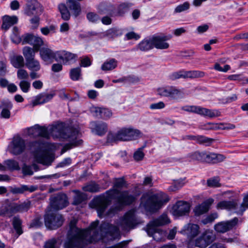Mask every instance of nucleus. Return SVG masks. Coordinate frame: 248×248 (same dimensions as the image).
<instances>
[{
	"label": "nucleus",
	"instance_id": "nucleus-1",
	"mask_svg": "<svg viewBox=\"0 0 248 248\" xmlns=\"http://www.w3.org/2000/svg\"><path fill=\"white\" fill-rule=\"evenodd\" d=\"M99 221L96 220L91 223L90 226L82 229L76 226V222L71 221L69 224L66 239L64 246L65 248H85L88 244L95 242L104 236H110L109 239H119V229L108 223L103 222L98 226Z\"/></svg>",
	"mask_w": 248,
	"mask_h": 248
},
{
	"label": "nucleus",
	"instance_id": "nucleus-2",
	"mask_svg": "<svg viewBox=\"0 0 248 248\" xmlns=\"http://www.w3.org/2000/svg\"><path fill=\"white\" fill-rule=\"evenodd\" d=\"M136 199V196L131 194L129 190L120 191L115 188H111L105 194L94 198L93 202L98 216L102 217L105 215L109 216L116 212L115 209H110L106 215L105 214L106 208L111 203L112 200H115L120 206H124L132 204Z\"/></svg>",
	"mask_w": 248,
	"mask_h": 248
},
{
	"label": "nucleus",
	"instance_id": "nucleus-3",
	"mask_svg": "<svg viewBox=\"0 0 248 248\" xmlns=\"http://www.w3.org/2000/svg\"><path fill=\"white\" fill-rule=\"evenodd\" d=\"M50 135L54 138H61L70 142L74 146H78L82 143V140L79 139L80 135L78 127H67L62 123L57 124L51 126L47 129Z\"/></svg>",
	"mask_w": 248,
	"mask_h": 248
},
{
	"label": "nucleus",
	"instance_id": "nucleus-4",
	"mask_svg": "<svg viewBox=\"0 0 248 248\" xmlns=\"http://www.w3.org/2000/svg\"><path fill=\"white\" fill-rule=\"evenodd\" d=\"M141 200V204L147 211L151 213L156 212L169 201L166 195L162 192L155 193L149 192L142 195Z\"/></svg>",
	"mask_w": 248,
	"mask_h": 248
},
{
	"label": "nucleus",
	"instance_id": "nucleus-5",
	"mask_svg": "<svg viewBox=\"0 0 248 248\" xmlns=\"http://www.w3.org/2000/svg\"><path fill=\"white\" fill-rule=\"evenodd\" d=\"M170 223V220L166 214H163L159 217L150 221L146 227V232L149 236H152L156 241H163L165 232L157 227Z\"/></svg>",
	"mask_w": 248,
	"mask_h": 248
},
{
	"label": "nucleus",
	"instance_id": "nucleus-6",
	"mask_svg": "<svg viewBox=\"0 0 248 248\" xmlns=\"http://www.w3.org/2000/svg\"><path fill=\"white\" fill-rule=\"evenodd\" d=\"M138 224L134 212L130 210L120 218L118 225L123 231H129L134 229Z\"/></svg>",
	"mask_w": 248,
	"mask_h": 248
},
{
	"label": "nucleus",
	"instance_id": "nucleus-7",
	"mask_svg": "<svg viewBox=\"0 0 248 248\" xmlns=\"http://www.w3.org/2000/svg\"><path fill=\"white\" fill-rule=\"evenodd\" d=\"M63 221V217L57 212H48L44 216L45 225L49 230L58 229L62 226Z\"/></svg>",
	"mask_w": 248,
	"mask_h": 248
},
{
	"label": "nucleus",
	"instance_id": "nucleus-8",
	"mask_svg": "<svg viewBox=\"0 0 248 248\" xmlns=\"http://www.w3.org/2000/svg\"><path fill=\"white\" fill-rule=\"evenodd\" d=\"M157 94L163 97L170 100H175L183 98L182 92L176 87L167 86L158 88L156 90Z\"/></svg>",
	"mask_w": 248,
	"mask_h": 248
},
{
	"label": "nucleus",
	"instance_id": "nucleus-9",
	"mask_svg": "<svg viewBox=\"0 0 248 248\" xmlns=\"http://www.w3.org/2000/svg\"><path fill=\"white\" fill-rule=\"evenodd\" d=\"M141 133L137 129L131 128H123L114 136V140L127 141L137 139Z\"/></svg>",
	"mask_w": 248,
	"mask_h": 248
},
{
	"label": "nucleus",
	"instance_id": "nucleus-10",
	"mask_svg": "<svg viewBox=\"0 0 248 248\" xmlns=\"http://www.w3.org/2000/svg\"><path fill=\"white\" fill-rule=\"evenodd\" d=\"M7 204L11 217L16 213L27 212L30 209L31 205V202L28 200L20 203L10 202Z\"/></svg>",
	"mask_w": 248,
	"mask_h": 248
},
{
	"label": "nucleus",
	"instance_id": "nucleus-11",
	"mask_svg": "<svg viewBox=\"0 0 248 248\" xmlns=\"http://www.w3.org/2000/svg\"><path fill=\"white\" fill-rule=\"evenodd\" d=\"M215 235L212 231L206 230L195 240V246L201 248H205L214 240Z\"/></svg>",
	"mask_w": 248,
	"mask_h": 248
},
{
	"label": "nucleus",
	"instance_id": "nucleus-12",
	"mask_svg": "<svg viewBox=\"0 0 248 248\" xmlns=\"http://www.w3.org/2000/svg\"><path fill=\"white\" fill-rule=\"evenodd\" d=\"M23 44H29L33 46V48L36 51L40 50V48L44 44L42 39L38 36L34 35L32 34H26L22 36Z\"/></svg>",
	"mask_w": 248,
	"mask_h": 248
},
{
	"label": "nucleus",
	"instance_id": "nucleus-13",
	"mask_svg": "<svg viewBox=\"0 0 248 248\" xmlns=\"http://www.w3.org/2000/svg\"><path fill=\"white\" fill-rule=\"evenodd\" d=\"M28 135L32 138L42 137L46 139L49 138L47 128L45 126H41L35 124L33 126L27 128Z\"/></svg>",
	"mask_w": 248,
	"mask_h": 248
},
{
	"label": "nucleus",
	"instance_id": "nucleus-14",
	"mask_svg": "<svg viewBox=\"0 0 248 248\" xmlns=\"http://www.w3.org/2000/svg\"><path fill=\"white\" fill-rule=\"evenodd\" d=\"M50 202L52 207L56 210L63 209L68 203L66 195L63 193H59L51 198Z\"/></svg>",
	"mask_w": 248,
	"mask_h": 248
},
{
	"label": "nucleus",
	"instance_id": "nucleus-15",
	"mask_svg": "<svg viewBox=\"0 0 248 248\" xmlns=\"http://www.w3.org/2000/svg\"><path fill=\"white\" fill-rule=\"evenodd\" d=\"M238 221L237 217H234L229 221L218 222L214 226V229L218 232L224 233L232 229Z\"/></svg>",
	"mask_w": 248,
	"mask_h": 248
},
{
	"label": "nucleus",
	"instance_id": "nucleus-16",
	"mask_svg": "<svg viewBox=\"0 0 248 248\" xmlns=\"http://www.w3.org/2000/svg\"><path fill=\"white\" fill-rule=\"evenodd\" d=\"M25 140L19 136L15 137L12 141L11 152L15 155H19L25 150Z\"/></svg>",
	"mask_w": 248,
	"mask_h": 248
},
{
	"label": "nucleus",
	"instance_id": "nucleus-17",
	"mask_svg": "<svg viewBox=\"0 0 248 248\" xmlns=\"http://www.w3.org/2000/svg\"><path fill=\"white\" fill-rule=\"evenodd\" d=\"M173 214L180 217L185 216L190 210V205L188 203L183 201H179L173 206Z\"/></svg>",
	"mask_w": 248,
	"mask_h": 248
},
{
	"label": "nucleus",
	"instance_id": "nucleus-18",
	"mask_svg": "<svg viewBox=\"0 0 248 248\" xmlns=\"http://www.w3.org/2000/svg\"><path fill=\"white\" fill-rule=\"evenodd\" d=\"M180 232L186 235L189 239H192L199 233L200 227L197 224L189 223L185 225Z\"/></svg>",
	"mask_w": 248,
	"mask_h": 248
},
{
	"label": "nucleus",
	"instance_id": "nucleus-19",
	"mask_svg": "<svg viewBox=\"0 0 248 248\" xmlns=\"http://www.w3.org/2000/svg\"><path fill=\"white\" fill-rule=\"evenodd\" d=\"M57 51L54 52L48 48L43 47L40 50V55L41 59L45 62L50 63L54 59L58 62Z\"/></svg>",
	"mask_w": 248,
	"mask_h": 248
},
{
	"label": "nucleus",
	"instance_id": "nucleus-20",
	"mask_svg": "<svg viewBox=\"0 0 248 248\" xmlns=\"http://www.w3.org/2000/svg\"><path fill=\"white\" fill-rule=\"evenodd\" d=\"M171 38L170 36H154L152 37L153 46L157 49H165L169 47V44L166 41Z\"/></svg>",
	"mask_w": 248,
	"mask_h": 248
},
{
	"label": "nucleus",
	"instance_id": "nucleus-21",
	"mask_svg": "<svg viewBox=\"0 0 248 248\" xmlns=\"http://www.w3.org/2000/svg\"><path fill=\"white\" fill-rule=\"evenodd\" d=\"M36 161L47 166H50L53 161L52 156L44 151H37L34 155Z\"/></svg>",
	"mask_w": 248,
	"mask_h": 248
},
{
	"label": "nucleus",
	"instance_id": "nucleus-22",
	"mask_svg": "<svg viewBox=\"0 0 248 248\" xmlns=\"http://www.w3.org/2000/svg\"><path fill=\"white\" fill-rule=\"evenodd\" d=\"M58 62H62L63 64H66L69 62H75L78 58V55L76 54L65 51H57Z\"/></svg>",
	"mask_w": 248,
	"mask_h": 248
},
{
	"label": "nucleus",
	"instance_id": "nucleus-23",
	"mask_svg": "<svg viewBox=\"0 0 248 248\" xmlns=\"http://www.w3.org/2000/svg\"><path fill=\"white\" fill-rule=\"evenodd\" d=\"M90 128L93 133L99 136L104 135L108 130L107 124L104 122H92L90 124Z\"/></svg>",
	"mask_w": 248,
	"mask_h": 248
},
{
	"label": "nucleus",
	"instance_id": "nucleus-24",
	"mask_svg": "<svg viewBox=\"0 0 248 248\" xmlns=\"http://www.w3.org/2000/svg\"><path fill=\"white\" fill-rule=\"evenodd\" d=\"M182 139L183 140H194L199 144H204L206 146L210 145L214 141L213 139L200 135H186L182 137Z\"/></svg>",
	"mask_w": 248,
	"mask_h": 248
},
{
	"label": "nucleus",
	"instance_id": "nucleus-25",
	"mask_svg": "<svg viewBox=\"0 0 248 248\" xmlns=\"http://www.w3.org/2000/svg\"><path fill=\"white\" fill-rule=\"evenodd\" d=\"M214 201L213 199L209 198L196 206L194 210L195 215L199 216L207 212Z\"/></svg>",
	"mask_w": 248,
	"mask_h": 248
},
{
	"label": "nucleus",
	"instance_id": "nucleus-26",
	"mask_svg": "<svg viewBox=\"0 0 248 248\" xmlns=\"http://www.w3.org/2000/svg\"><path fill=\"white\" fill-rule=\"evenodd\" d=\"M55 96L54 93H42L35 96L32 102L33 106L43 104L50 101Z\"/></svg>",
	"mask_w": 248,
	"mask_h": 248
},
{
	"label": "nucleus",
	"instance_id": "nucleus-27",
	"mask_svg": "<svg viewBox=\"0 0 248 248\" xmlns=\"http://www.w3.org/2000/svg\"><path fill=\"white\" fill-rule=\"evenodd\" d=\"M203 161L209 163H217L224 160L225 157L221 154L204 152Z\"/></svg>",
	"mask_w": 248,
	"mask_h": 248
},
{
	"label": "nucleus",
	"instance_id": "nucleus-28",
	"mask_svg": "<svg viewBox=\"0 0 248 248\" xmlns=\"http://www.w3.org/2000/svg\"><path fill=\"white\" fill-rule=\"evenodd\" d=\"M239 204L233 201H223L219 202L217 208L220 209H226L228 210H233L236 213L237 210L239 209Z\"/></svg>",
	"mask_w": 248,
	"mask_h": 248
},
{
	"label": "nucleus",
	"instance_id": "nucleus-29",
	"mask_svg": "<svg viewBox=\"0 0 248 248\" xmlns=\"http://www.w3.org/2000/svg\"><path fill=\"white\" fill-rule=\"evenodd\" d=\"M18 18L16 16H4L2 18L1 29L7 31L11 26L17 23Z\"/></svg>",
	"mask_w": 248,
	"mask_h": 248
},
{
	"label": "nucleus",
	"instance_id": "nucleus-30",
	"mask_svg": "<svg viewBox=\"0 0 248 248\" xmlns=\"http://www.w3.org/2000/svg\"><path fill=\"white\" fill-rule=\"evenodd\" d=\"M198 114L213 118L220 116V112L217 109H210L199 106Z\"/></svg>",
	"mask_w": 248,
	"mask_h": 248
},
{
	"label": "nucleus",
	"instance_id": "nucleus-31",
	"mask_svg": "<svg viewBox=\"0 0 248 248\" xmlns=\"http://www.w3.org/2000/svg\"><path fill=\"white\" fill-rule=\"evenodd\" d=\"M137 49L142 51H147L154 48L153 38H145L141 41L137 46Z\"/></svg>",
	"mask_w": 248,
	"mask_h": 248
},
{
	"label": "nucleus",
	"instance_id": "nucleus-32",
	"mask_svg": "<svg viewBox=\"0 0 248 248\" xmlns=\"http://www.w3.org/2000/svg\"><path fill=\"white\" fill-rule=\"evenodd\" d=\"M122 35V30L117 28L109 29L103 33V36L108 39H113Z\"/></svg>",
	"mask_w": 248,
	"mask_h": 248
},
{
	"label": "nucleus",
	"instance_id": "nucleus-33",
	"mask_svg": "<svg viewBox=\"0 0 248 248\" xmlns=\"http://www.w3.org/2000/svg\"><path fill=\"white\" fill-rule=\"evenodd\" d=\"M94 112L96 113V117L104 119H107L111 117L112 112L106 108H95Z\"/></svg>",
	"mask_w": 248,
	"mask_h": 248
},
{
	"label": "nucleus",
	"instance_id": "nucleus-34",
	"mask_svg": "<svg viewBox=\"0 0 248 248\" xmlns=\"http://www.w3.org/2000/svg\"><path fill=\"white\" fill-rule=\"evenodd\" d=\"M36 187L34 186H28L27 185H22L20 187H14L11 188V192L13 194H23L25 191H30L31 192L34 191Z\"/></svg>",
	"mask_w": 248,
	"mask_h": 248
},
{
	"label": "nucleus",
	"instance_id": "nucleus-35",
	"mask_svg": "<svg viewBox=\"0 0 248 248\" xmlns=\"http://www.w3.org/2000/svg\"><path fill=\"white\" fill-rule=\"evenodd\" d=\"M118 65V61L114 58L105 61L101 66L103 71H111L115 69Z\"/></svg>",
	"mask_w": 248,
	"mask_h": 248
},
{
	"label": "nucleus",
	"instance_id": "nucleus-36",
	"mask_svg": "<svg viewBox=\"0 0 248 248\" xmlns=\"http://www.w3.org/2000/svg\"><path fill=\"white\" fill-rule=\"evenodd\" d=\"M39 4L35 0L28 1L24 9L25 13L28 16H31L34 14L37 5Z\"/></svg>",
	"mask_w": 248,
	"mask_h": 248
},
{
	"label": "nucleus",
	"instance_id": "nucleus-37",
	"mask_svg": "<svg viewBox=\"0 0 248 248\" xmlns=\"http://www.w3.org/2000/svg\"><path fill=\"white\" fill-rule=\"evenodd\" d=\"M22 221L19 217L15 216L13 218L12 225L15 230L17 237L23 233V232L22 228Z\"/></svg>",
	"mask_w": 248,
	"mask_h": 248
},
{
	"label": "nucleus",
	"instance_id": "nucleus-38",
	"mask_svg": "<svg viewBox=\"0 0 248 248\" xmlns=\"http://www.w3.org/2000/svg\"><path fill=\"white\" fill-rule=\"evenodd\" d=\"M36 52L34 48L29 46H25L23 49V54L25 58L26 62L34 59L35 52Z\"/></svg>",
	"mask_w": 248,
	"mask_h": 248
},
{
	"label": "nucleus",
	"instance_id": "nucleus-39",
	"mask_svg": "<svg viewBox=\"0 0 248 248\" xmlns=\"http://www.w3.org/2000/svg\"><path fill=\"white\" fill-rule=\"evenodd\" d=\"M10 37L12 41L16 44L20 43L22 41H23V37H21L19 29L16 27H14L13 28Z\"/></svg>",
	"mask_w": 248,
	"mask_h": 248
},
{
	"label": "nucleus",
	"instance_id": "nucleus-40",
	"mask_svg": "<svg viewBox=\"0 0 248 248\" xmlns=\"http://www.w3.org/2000/svg\"><path fill=\"white\" fill-rule=\"evenodd\" d=\"M13 66L16 68H20L24 65V59L21 55L14 56L11 59Z\"/></svg>",
	"mask_w": 248,
	"mask_h": 248
},
{
	"label": "nucleus",
	"instance_id": "nucleus-41",
	"mask_svg": "<svg viewBox=\"0 0 248 248\" xmlns=\"http://www.w3.org/2000/svg\"><path fill=\"white\" fill-rule=\"evenodd\" d=\"M67 6L69 9L72 11L73 15L76 17L79 16L81 12V7L79 2L76 1L68 4Z\"/></svg>",
	"mask_w": 248,
	"mask_h": 248
},
{
	"label": "nucleus",
	"instance_id": "nucleus-42",
	"mask_svg": "<svg viewBox=\"0 0 248 248\" xmlns=\"http://www.w3.org/2000/svg\"><path fill=\"white\" fill-rule=\"evenodd\" d=\"M27 67L31 71H38L41 69V65L38 60L33 59L26 62Z\"/></svg>",
	"mask_w": 248,
	"mask_h": 248
},
{
	"label": "nucleus",
	"instance_id": "nucleus-43",
	"mask_svg": "<svg viewBox=\"0 0 248 248\" xmlns=\"http://www.w3.org/2000/svg\"><path fill=\"white\" fill-rule=\"evenodd\" d=\"M62 18L64 20H68L70 18V14L65 4L61 3L58 6Z\"/></svg>",
	"mask_w": 248,
	"mask_h": 248
},
{
	"label": "nucleus",
	"instance_id": "nucleus-44",
	"mask_svg": "<svg viewBox=\"0 0 248 248\" xmlns=\"http://www.w3.org/2000/svg\"><path fill=\"white\" fill-rule=\"evenodd\" d=\"M204 76V73L200 71H185V78H198L203 77Z\"/></svg>",
	"mask_w": 248,
	"mask_h": 248
},
{
	"label": "nucleus",
	"instance_id": "nucleus-45",
	"mask_svg": "<svg viewBox=\"0 0 248 248\" xmlns=\"http://www.w3.org/2000/svg\"><path fill=\"white\" fill-rule=\"evenodd\" d=\"M32 168L35 171L39 170L38 166L35 164H32V166L24 165L22 167V172L23 174L25 175H32L33 173Z\"/></svg>",
	"mask_w": 248,
	"mask_h": 248
},
{
	"label": "nucleus",
	"instance_id": "nucleus-46",
	"mask_svg": "<svg viewBox=\"0 0 248 248\" xmlns=\"http://www.w3.org/2000/svg\"><path fill=\"white\" fill-rule=\"evenodd\" d=\"M70 78L73 81H77L81 76V71L80 67L71 69L70 71Z\"/></svg>",
	"mask_w": 248,
	"mask_h": 248
},
{
	"label": "nucleus",
	"instance_id": "nucleus-47",
	"mask_svg": "<svg viewBox=\"0 0 248 248\" xmlns=\"http://www.w3.org/2000/svg\"><path fill=\"white\" fill-rule=\"evenodd\" d=\"M128 185L123 177L116 178L114 183L113 187L116 189L127 188Z\"/></svg>",
	"mask_w": 248,
	"mask_h": 248
},
{
	"label": "nucleus",
	"instance_id": "nucleus-48",
	"mask_svg": "<svg viewBox=\"0 0 248 248\" xmlns=\"http://www.w3.org/2000/svg\"><path fill=\"white\" fill-rule=\"evenodd\" d=\"M4 164L7 168L11 170H19L20 167L18 163L13 159H8L4 161Z\"/></svg>",
	"mask_w": 248,
	"mask_h": 248
},
{
	"label": "nucleus",
	"instance_id": "nucleus-49",
	"mask_svg": "<svg viewBox=\"0 0 248 248\" xmlns=\"http://www.w3.org/2000/svg\"><path fill=\"white\" fill-rule=\"evenodd\" d=\"M132 5V4L130 3H123L120 4L117 9V15L120 16H123Z\"/></svg>",
	"mask_w": 248,
	"mask_h": 248
},
{
	"label": "nucleus",
	"instance_id": "nucleus-50",
	"mask_svg": "<svg viewBox=\"0 0 248 248\" xmlns=\"http://www.w3.org/2000/svg\"><path fill=\"white\" fill-rule=\"evenodd\" d=\"M86 199V195L79 191H76V195L74 197L73 204L74 205H78L85 201Z\"/></svg>",
	"mask_w": 248,
	"mask_h": 248
},
{
	"label": "nucleus",
	"instance_id": "nucleus-51",
	"mask_svg": "<svg viewBox=\"0 0 248 248\" xmlns=\"http://www.w3.org/2000/svg\"><path fill=\"white\" fill-rule=\"evenodd\" d=\"M204 152L196 151L188 155V157L191 160L203 161Z\"/></svg>",
	"mask_w": 248,
	"mask_h": 248
},
{
	"label": "nucleus",
	"instance_id": "nucleus-52",
	"mask_svg": "<svg viewBox=\"0 0 248 248\" xmlns=\"http://www.w3.org/2000/svg\"><path fill=\"white\" fill-rule=\"evenodd\" d=\"M100 186L99 185L95 183H92L84 187V190L86 191L90 192H97L100 191Z\"/></svg>",
	"mask_w": 248,
	"mask_h": 248
},
{
	"label": "nucleus",
	"instance_id": "nucleus-53",
	"mask_svg": "<svg viewBox=\"0 0 248 248\" xmlns=\"http://www.w3.org/2000/svg\"><path fill=\"white\" fill-rule=\"evenodd\" d=\"M239 209L236 211V213L238 214H242L243 212L248 208V194L245 196L243 199V202L239 204Z\"/></svg>",
	"mask_w": 248,
	"mask_h": 248
},
{
	"label": "nucleus",
	"instance_id": "nucleus-54",
	"mask_svg": "<svg viewBox=\"0 0 248 248\" xmlns=\"http://www.w3.org/2000/svg\"><path fill=\"white\" fill-rule=\"evenodd\" d=\"M199 106L194 105H186L181 107V110L184 111L198 114Z\"/></svg>",
	"mask_w": 248,
	"mask_h": 248
},
{
	"label": "nucleus",
	"instance_id": "nucleus-55",
	"mask_svg": "<svg viewBox=\"0 0 248 248\" xmlns=\"http://www.w3.org/2000/svg\"><path fill=\"white\" fill-rule=\"evenodd\" d=\"M217 217L218 214L217 213H213L207 216L205 218L203 219L202 220V222L203 224H207L208 223H212Z\"/></svg>",
	"mask_w": 248,
	"mask_h": 248
},
{
	"label": "nucleus",
	"instance_id": "nucleus-56",
	"mask_svg": "<svg viewBox=\"0 0 248 248\" xmlns=\"http://www.w3.org/2000/svg\"><path fill=\"white\" fill-rule=\"evenodd\" d=\"M17 77L21 80H26L29 78V74L26 70L19 69L17 71Z\"/></svg>",
	"mask_w": 248,
	"mask_h": 248
},
{
	"label": "nucleus",
	"instance_id": "nucleus-57",
	"mask_svg": "<svg viewBox=\"0 0 248 248\" xmlns=\"http://www.w3.org/2000/svg\"><path fill=\"white\" fill-rule=\"evenodd\" d=\"M19 86L23 93H27L30 90L31 84L27 80H21L19 84Z\"/></svg>",
	"mask_w": 248,
	"mask_h": 248
},
{
	"label": "nucleus",
	"instance_id": "nucleus-58",
	"mask_svg": "<svg viewBox=\"0 0 248 248\" xmlns=\"http://www.w3.org/2000/svg\"><path fill=\"white\" fill-rule=\"evenodd\" d=\"M87 18L88 20L93 23H97L99 21L100 18L96 13L90 12L87 14Z\"/></svg>",
	"mask_w": 248,
	"mask_h": 248
},
{
	"label": "nucleus",
	"instance_id": "nucleus-59",
	"mask_svg": "<svg viewBox=\"0 0 248 248\" xmlns=\"http://www.w3.org/2000/svg\"><path fill=\"white\" fill-rule=\"evenodd\" d=\"M43 225L41 218L39 217H35L30 224V228H38Z\"/></svg>",
	"mask_w": 248,
	"mask_h": 248
},
{
	"label": "nucleus",
	"instance_id": "nucleus-60",
	"mask_svg": "<svg viewBox=\"0 0 248 248\" xmlns=\"http://www.w3.org/2000/svg\"><path fill=\"white\" fill-rule=\"evenodd\" d=\"M189 3L188 2H185L182 4L178 5L175 9V13H181L187 10L189 8Z\"/></svg>",
	"mask_w": 248,
	"mask_h": 248
},
{
	"label": "nucleus",
	"instance_id": "nucleus-61",
	"mask_svg": "<svg viewBox=\"0 0 248 248\" xmlns=\"http://www.w3.org/2000/svg\"><path fill=\"white\" fill-rule=\"evenodd\" d=\"M208 186L213 187H217L220 186L218 178H212L209 179L207 182Z\"/></svg>",
	"mask_w": 248,
	"mask_h": 248
},
{
	"label": "nucleus",
	"instance_id": "nucleus-62",
	"mask_svg": "<svg viewBox=\"0 0 248 248\" xmlns=\"http://www.w3.org/2000/svg\"><path fill=\"white\" fill-rule=\"evenodd\" d=\"M57 240L55 238H52L46 242L45 248H58L57 246Z\"/></svg>",
	"mask_w": 248,
	"mask_h": 248
},
{
	"label": "nucleus",
	"instance_id": "nucleus-63",
	"mask_svg": "<svg viewBox=\"0 0 248 248\" xmlns=\"http://www.w3.org/2000/svg\"><path fill=\"white\" fill-rule=\"evenodd\" d=\"M170 78L173 80L180 78H185V71L173 72L170 75Z\"/></svg>",
	"mask_w": 248,
	"mask_h": 248
},
{
	"label": "nucleus",
	"instance_id": "nucleus-64",
	"mask_svg": "<svg viewBox=\"0 0 248 248\" xmlns=\"http://www.w3.org/2000/svg\"><path fill=\"white\" fill-rule=\"evenodd\" d=\"M0 216L11 217V216H10V212L7 203L3 205L1 208H0Z\"/></svg>",
	"mask_w": 248,
	"mask_h": 248
}]
</instances>
